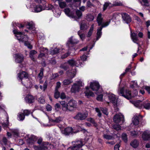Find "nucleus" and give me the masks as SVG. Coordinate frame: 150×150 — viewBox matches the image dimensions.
<instances>
[{
	"instance_id": "obj_4",
	"label": "nucleus",
	"mask_w": 150,
	"mask_h": 150,
	"mask_svg": "<svg viewBox=\"0 0 150 150\" xmlns=\"http://www.w3.org/2000/svg\"><path fill=\"white\" fill-rule=\"evenodd\" d=\"M73 142L75 143L74 144L73 146L69 147L67 150H79L83 145L82 141L81 140H76L72 142V143Z\"/></svg>"
},
{
	"instance_id": "obj_33",
	"label": "nucleus",
	"mask_w": 150,
	"mask_h": 150,
	"mask_svg": "<svg viewBox=\"0 0 150 150\" xmlns=\"http://www.w3.org/2000/svg\"><path fill=\"white\" fill-rule=\"evenodd\" d=\"M67 63L70 66L72 67L76 66V61L73 59L68 60L67 61Z\"/></svg>"
},
{
	"instance_id": "obj_35",
	"label": "nucleus",
	"mask_w": 150,
	"mask_h": 150,
	"mask_svg": "<svg viewBox=\"0 0 150 150\" xmlns=\"http://www.w3.org/2000/svg\"><path fill=\"white\" fill-rule=\"evenodd\" d=\"M93 25H92L88 31L86 37L88 38H90L91 36L93 30Z\"/></svg>"
},
{
	"instance_id": "obj_64",
	"label": "nucleus",
	"mask_w": 150,
	"mask_h": 150,
	"mask_svg": "<svg viewBox=\"0 0 150 150\" xmlns=\"http://www.w3.org/2000/svg\"><path fill=\"white\" fill-rule=\"evenodd\" d=\"M131 134L132 136L135 137L138 135V132L135 131H133L131 132Z\"/></svg>"
},
{
	"instance_id": "obj_50",
	"label": "nucleus",
	"mask_w": 150,
	"mask_h": 150,
	"mask_svg": "<svg viewBox=\"0 0 150 150\" xmlns=\"http://www.w3.org/2000/svg\"><path fill=\"white\" fill-rule=\"evenodd\" d=\"M55 108L57 111H58L61 109L60 104L59 103H56L55 105Z\"/></svg>"
},
{
	"instance_id": "obj_1",
	"label": "nucleus",
	"mask_w": 150,
	"mask_h": 150,
	"mask_svg": "<svg viewBox=\"0 0 150 150\" xmlns=\"http://www.w3.org/2000/svg\"><path fill=\"white\" fill-rule=\"evenodd\" d=\"M14 30L13 32L15 35V37L16 39L18 40L19 42H24V45L29 49L31 50L33 48V46L28 41V36L24 34L23 32L21 31H18L17 29H16L15 27L14 28Z\"/></svg>"
},
{
	"instance_id": "obj_54",
	"label": "nucleus",
	"mask_w": 150,
	"mask_h": 150,
	"mask_svg": "<svg viewBox=\"0 0 150 150\" xmlns=\"http://www.w3.org/2000/svg\"><path fill=\"white\" fill-rule=\"evenodd\" d=\"M110 3L106 2H105L104 4L103 5V11H105L107 9V8L109 6Z\"/></svg>"
},
{
	"instance_id": "obj_43",
	"label": "nucleus",
	"mask_w": 150,
	"mask_h": 150,
	"mask_svg": "<svg viewBox=\"0 0 150 150\" xmlns=\"http://www.w3.org/2000/svg\"><path fill=\"white\" fill-rule=\"evenodd\" d=\"M60 49L57 48H55L52 50V51L51 52L53 54H57L59 53Z\"/></svg>"
},
{
	"instance_id": "obj_46",
	"label": "nucleus",
	"mask_w": 150,
	"mask_h": 150,
	"mask_svg": "<svg viewBox=\"0 0 150 150\" xmlns=\"http://www.w3.org/2000/svg\"><path fill=\"white\" fill-rule=\"evenodd\" d=\"M2 141L5 145L10 144V142L5 137H3Z\"/></svg>"
},
{
	"instance_id": "obj_24",
	"label": "nucleus",
	"mask_w": 150,
	"mask_h": 150,
	"mask_svg": "<svg viewBox=\"0 0 150 150\" xmlns=\"http://www.w3.org/2000/svg\"><path fill=\"white\" fill-rule=\"evenodd\" d=\"M60 104L62 106V108L63 110L65 111L67 110H68L67 103L65 101H62L60 102Z\"/></svg>"
},
{
	"instance_id": "obj_60",
	"label": "nucleus",
	"mask_w": 150,
	"mask_h": 150,
	"mask_svg": "<svg viewBox=\"0 0 150 150\" xmlns=\"http://www.w3.org/2000/svg\"><path fill=\"white\" fill-rule=\"evenodd\" d=\"M46 109L47 111H51L52 110V106L48 104L46 106Z\"/></svg>"
},
{
	"instance_id": "obj_29",
	"label": "nucleus",
	"mask_w": 150,
	"mask_h": 150,
	"mask_svg": "<svg viewBox=\"0 0 150 150\" xmlns=\"http://www.w3.org/2000/svg\"><path fill=\"white\" fill-rule=\"evenodd\" d=\"M55 125L54 122H41V125L43 127H49Z\"/></svg>"
},
{
	"instance_id": "obj_11",
	"label": "nucleus",
	"mask_w": 150,
	"mask_h": 150,
	"mask_svg": "<svg viewBox=\"0 0 150 150\" xmlns=\"http://www.w3.org/2000/svg\"><path fill=\"white\" fill-rule=\"evenodd\" d=\"M113 120L114 122H124L125 121L124 116L121 113L116 114L114 116Z\"/></svg>"
},
{
	"instance_id": "obj_21",
	"label": "nucleus",
	"mask_w": 150,
	"mask_h": 150,
	"mask_svg": "<svg viewBox=\"0 0 150 150\" xmlns=\"http://www.w3.org/2000/svg\"><path fill=\"white\" fill-rule=\"evenodd\" d=\"M36 139V137L33 135H31L27 140V142L29 144L34 143Z\"/></svg>"
},
{
	"instance_id": "obj_42",
	"label": "nucleus",
	"mask_w": 150,
	"mask_h": 150,
	"mask_svg": "<svg viewBox=\"0 0 150 150\" xmlns=\"http://www.w3.org/2000/svg\"><path fill=\"white\" fill-rule=\"evenodd\" d=\"M59 6L61 8H64L67 6V4L64 1H62L58 2Z\"/></svg>"
},
{
	"instance_id": "obj_39",
	"label": "nucleus",
	"mask_w": 150,
	"mask_h": 150,
	"mask_svg": "<svg viewBox=\"0 0 150 150\" xmlns=\"http://www.w3.org/2000/svg\"><path fill=\"white\" fill-rule=\"evenodd\" d=\"M103 137L104 138L108 140L112 139L113 138L112 136L107 134H104Z\"/></svg>"
},
{
	"instance_id": "obj_62",
	"label": "nucleus",
	"mask_w": 150,
	"mask_h": 150,
	"mask_svg": "<svg viewBox=\"0 0 150 150\" xmlns=\"http://www.w3.org/2000/svg\"><path fill=\"white\" fill-rule=\"evenodd\" d=\"M70 54V53L68 52L62 55L61 57L62 59H64L69 56Z\"/></svg>"
},
{
	"instance_id": "obj_23",
	"label": "nucleus",
	"mask_w": 150,
	"mask_h": 150,
	"mask_svg": "<svg viewBox=\"0 0 150 150\" xmlns=\"http://www.w3.org/2000/svg\"><path fill=\"white\" fill-rule=\"evenodd\" d=\"M144 108L146 110H150V103L148 101H144L142 103V108Z\"/></svg>"
},
{
	"instance_id": "obj_10",
	"label": "nucleus",
	"mask_w": 150,
	"mask_h": 150,
	"mask_svg": "<svg viewBox=\"0 0 150 150\" xmlns=\"http://www.w3.org/2000/svg\"><path fill=\"white\" fill-rule=\"evenodd\" d=\"M15 61L16 63L21 64L23 61L24 57L23 55L21 53H16L14 54Z\"/></svg>"
},
{
	"instance_id": "obj_63",
	"label": "nucleus",
	"mask_w": 150,
	"mask_h": 150,
	"mask_svg": "<svg viewBox=\"0 0 150 150\" xmlns=\"http://www.w3.org/2000/svg\"><path fill=\"white\" fill-rule=\"evenodd\" d=\"M86 4L88 7L91 8V6H94V5L89 1L87 2Z\"/></svg>"
},
{
	"instance_id": "obj_14",
	"label": "nucleus",
	"mask_w": 150,
	"mask_h": 150,
	"mask_svg": "<svg viewBox=\"0 0 150 150\" xmlns=\"http://www.w3.org/2000/svg\"><path fill=\"white\" fill-rule=\"evenodd\" d=\"M142 138L144 141L149 140L150 139V131H145L142 135Z\"/></svg>"
},
{
	"instance_id": "obj_26",
	"label": "nucleus",
	"mask_w": 150,
	"mask_h": 150,
	"mask_svg": "<svg viewBox=\"0 0 150 150\" xmlns=\"http://www.w3.org/2000/svg\"><path fill=\"white\" fill-rule=\"evenodd\" d=\"M102 28H101L100 27L98 28L97 30V36L96 40H99V38H100L101 36L102 35Z\"/></svg>"
},
{
	"instance_id": "obj_9",
	"label": "nucleus",
	"mask_w": 150,
	"mask_h": 150,
	"mask_svg": "<svg viewBox=\"0 0 150 150\" xmlns=\"http://www.w3.org/2000/svg\"><path fill=\"white\" fill-rule=\"evenodd\" d=\"M62 134L65 135L69 136L74 133V130L72 127H68L65 128L64 130L62 131Z\"/></svg>"
},
{
	"instance_id": "obj_47",
	"label": "nucleus",
	"mask_w": 150,
	"mask_h": 150,
	"mask_svg": "<svg viewBox=\"0 0 150 150\" xmlns=\"http://www.w3.org/2000/svg\"><path fill=\"white\" fill-rule=\"evenodd\" d=\"M103 98V95L102 94H100L98 95L96 98V99L98 101H102Z\"/></svg>"
},
{
	"instance_id": "obj_2",
	"label": "nucleus",
	"mask_w": 150,
	"mask_h": 150,
	"mask_svg": "<svg viewBox=\"0 0 150 150\" xmlns=\"http://www.w3.org/2000/svg\"><path fill=\"white\" fill-rule=\"evenodd\" d=\"M42 139L39 138L38 140L37 143L40 144L39 146L34 145L33 148L35 150H48L50 149L49 146H52L48 142H43L42 143Z\"/></svg>"
},
{
	"instance_id": "obj_58",
	"label": "nucleus",
	"mask_w": 150,
	"mask_h": 150,
	"mask_svg": "<svg viewBox=\"0 0 150 150\" xmlns=\"http://www.w3.org/2000/svg\"><path fill=\"white\" fill-rule=\"evenodd\" d=\"M79 35L82 40L83 41L85 40L86 36L84 33H83Z\"/></svg>"
},
{
	"instance_id": "obj_12",
	"label": "nucleus",
	"mask_w": 150,
	"mask_h": 150,
	"mask_svg": "<svg viewBox=\"0 0 150 150\" xmlns=\"http://www.w3.org/2000/svg\"><path fill=\"white\" fill-rule=\"evenodd\" d=\"M76 104L77 102L75 100L73 99L70 100L67 103L68 110L69 111L73 110L74 108L76 107Z\"/></svg>"
},
{
	"instance_id": "obj_55",
	"label": "nucleus",
	"mask_w": 150,
	"mask_h": 150,
	"mask_svg": "<svg viewBox=\"0 0 150 150\" xmlns=\"http://www.w3.org/2000/svg\"><path fill=\"white\" fill-rule=\"evenodd\" d=\"M62 117L59 116L57 117L56 119L54 120H53L52 122H60L62 121Z\"/></svg>"
},
{
	"instance_id": "obj_52",
	"label": "nucleus",
	"mask_w": 150,
	"mask_h": 150,
	"mask_svg": "<svg viewBox=\"0 0 150 150\" xmlns=\"http://www.w3.org/2000/svg\"><path fill=\"white\" fill-rule=\"evenodd\" d=\"M11 130L12 134L16 136L18 135V131L17 129H12Z\"/></svg>"
},
{
	"instance_id": "obj_8",
	"label": "nucleus",
	"mask_w": 150,
	"mask_h": 150,
	"mask_svg": "<svg viewBox=\"0 0 150 150\" xmlns=\"http://www.w3.org/2000/svg\"><path fill=\"white\" fill-rule=\"evenodd\" d=\"M18 77L23 85L24 86L25 84L23 81V80L24 79H26L28 78V73L25 71L20 72L18 74Z\"/></svg>"
},
{
	"instance_id": "obj_49",
	"label": "nucleus",
	"mask_w": 150,
	"mask_h": 150,
	"mask_svg": "<svg viewBox=\"0 0 150 150\" xmlns=\"http://www.w3.org/2000/svg\"><path fill=\"white\" fill-rule=\"evenodd\" d=\"M113 128L116 130H118L121 129V127L120 125L118 124H116L112 126Z\"/></svg>"
},
{
	"instance_id": "obj_5",
	"label": "nucleus",
	"mask_w": 150,
	"mask_h": 150,
	"mask_svg": "<svg viewBox=\"0 0 150 150\" xmlns=\"http://www.w3.org/2000/svg\"><path fill=\"white\" fill-rule=\"evenodd\" d=\"M120 95L128 100L131 99L132 97L131 91L127 89L125 92L124 89L123 88L120 89Z\"/></svg>"
},
{
	"instance_id": "obj_16",
	"label": "nucleus",
	"mask_w": 150,
	"mask_h": 150,
	"mask_svg": "<svg viewBox=\"0 0 150 150\" xmlns=\"http://www.w3.org/2000/svg\"><path fill=\"white\" fill-rule=\"evenodd\" d=\"M25 99L27 103L28 104H31L34 102L35 98L33 96L28 94L25 97Z\"/></svg>"
},
{
	"instance_id": "obj_57",
	"label": "nucleus",
	"mask_w": 150,
	"mask_h": 150,
	"mask_svg": "<svg viewBox=\"0 0 150 150\" xmlns=\"http://www.w3.org/2000/svg\"><path fill=\"white\" fill-rule=\"evenodd\" d=\"M87 18L88 20L90 21H92L94 19V16L91 15H90L87 16Z\"/></svg>"
},
{
	"instance_id": "obj_40",
	"label": "nucleus",
	"mask_w": 150,
	"mask_h": 150,
	"mask_svg": "<svg viewBox=\"0 0 150 150\" xmlns=\"http://www.w3.org/2000/svg\"><path fill=\"white\" fill-rule=\"evenodd\" d=\"M60 67L61 68L64 69L65 71L67 70L69 68V66L66 63L61 64Z\"/></svg>"
},
{
	"instance_id": "obj_53",
	"label": "nucleus",
	"mask_w": 150,
	"mask_h": 150,
	"mask_svg": "<svg viewBox=\"0 0 150 150\" xmlns=\"http://www.w3.org/2000/svg\"><path fill=\"white\" fill-rule=\"evenodd\" d=\"M30 111L29 110H24L23 111V113L24 114L25 116H28L29 115L30 113Z\"/></svg>"
},
{
	"instance_id": "obj_37",
	"label": "nucleus",
	"mask_w": 150,
	"mask_h": 150,
	"mask_svg": "<svg viewBox=\"0 0 150 150\" xmlns=\"http://www.w3.org/2000/svg\"><path fill=\"white\" fill-rule=\"evenodd\" d=\"M130 145L134 148L137 147L139 145V143L138 141L136 140H134L130 143Z\"/></svg>"
},
{
	"instance_id": "obj_18",
	"label": "nucleus",
	"mask_w": 150,
	"mask_h": 150,
	"mask_svg": "<svg viewBox=\"0 0 150 150\" xmlns=\"http://www.w3.org/2000/svg\"><path fill=\"white\" fill-rule=\"evenodd\" d=\"M143 116L140 115H134L132 119V122H140L143 118Z\"/></svg>"
},
{
	"instance_id": "obj_15",
	"label": "nucleus",
	"mask_w": 150,
	"mask_h": 150,
	"mask_svg": "<svg viewBox=\"0 0 150 150\" xmlns=\"http://www.w3.org/2000/svg\"><path fill=\"white\" fill-rule=\"evenodd\" d=\"M87 115L84 113L79 112L75 117V118L78 120H82L85 119Z\"/></svg>"
},
{
	"instance_id": "obj_30",
	"label": "nucleus",
	"mask_w": 150,
	"mask_h": 150,
	"mask_svg": "<svg viewBox=\"0 0 150 150\" xmlns=\"http://www.w3.org/2000/svg\"><path fill=\"white\" fill-rule=\"evenodd\" d=\"M35 12L36 13L40 12L42 11V6L40 5H36L34 7Z\"/></svg>"
},
{
	"instance_id": "obj_41",
	"label": "nucleus",
	"mask_w": 150,
	"mask_h": 150,
	"mask_svg": "<svg viewBox=\"0 0 150 150\" xmlns=\"http://www.w3.org/2000/svg\"><path fill=\"white\" fill-rule=\"evenodd\" d=\"M72 82V80L71 79H65L63 81V83L64 85H67L70 84Z\"/></svg>"
},
{
	"instance_id": "obj_3",
	"label": "nucleus",
	"mask_w": 150,
	"mask_h": 150,
	"mask_svg": "<svg viewBox=\"0 0 150 150\" xmlns=\"http://www.w3.org/2000/svg\"><path fill=\"white\" fill-rule=\"evenodd\" d=\"M102 14L99 13L97 16L96 21L98 25L99 26H100V27L102 29L103 28L108 26L111 20L109 19V21L105 23H103V18L102 17Z\"/></svg>"
},
{
	"instance_id": "obj_48",
	"label": "nucleus",
	"mask_w": 150,
	"mask_h": 150,
	"mask_svg": "<svg viewBox=\"0 0 150 150\" xmlns=\"http://www.w3.org/2000/svg\"><path fill=\"white\" fill-rule=\"evenodd\" d=\"M122 137L123 140L126 143L127 142V134L125 133H123L122 135Z\"/></svg>"
},
{
	"instance_id": "obj_6",
	"label": "nucleus",
	"mask_w": 150,
	"mask_h": 150,
	"mask_svg": "<svg viewBox=\"0 0 150 150\" xmlns=\"http://www.w3.org/2000/svg\"><path fill=\"white\" fill-rule=\"evenodd\" d=\"M78 42V41H76L73 40L71 37L68 41L66 44V46L68 47L69 50H72L73 49L74 50L75 48L74 45L77 44Z\"/></svg>"
},
{
	"instance_id": "obj_51",
	"label": "nucleus",
	"mask_w": 150,
	"mask_h": 150,
	"mask_svg": "<svg viewBox=\"0 0 150 150\" xmlns=\"http://www.w3.org/2000/svg\"><path fill=\"white\" fill-rule=\"evenodd\" d=\"M15 24L16 26L18 27L20 29H22H22H23L25 27V25L22 24H20L18 23H16Z\"/></svg>"
},
{
	"instance_id": "obj_32",
	"label": "nucleus",
	"mask_w": 150,
	"mask_h": 150,
	"mask_svg": "<svg viewBox=\"0 0 150 150\" xmlns=\"http://www.w3.org/2000/svg\"><path fill=\"white\" fill-rule=\"evenodd\" d=\"M25 118V116L22 112H20L18 113V120L20 121L23 120Z\"/></svg>"
},
{
	"instance_id": "obj_27",
	"label": "nucleus",
	"mask_w": 150,
	"mask_h": 150,
	"mask_svg": "<svg viewBox=\"0 0 150 150\" xmlns=\"http://www.w3.org/2000/svg\"><path fill=\"white\" fill-rule=\"evenodd\" d=\"M131 36L133 42L138 44L137 42L138 41V40L137 37V34L135 33H133L131 34Z\"/></svg>"
},
{
	"instance_id": "obj_19",
	"label": "nucleus",
	"mask_w": 150,
	"mask_h": 150,
	"mask_svg": "<svg viewBox=\"0 0 150 150\" xmlns=\"http://www.w3.org/2000/svg\"><path fill=\"white\" fill-rule=\"evenodd\" d=\"M64 12L65 14L69 17L73 18H75L76 17L74 13L72 12H71L69 8H65L64 10Z\"/></svg>"
},
{
	"instance_id": "obj_56",
	"label": "nucleus",
	"mask_w": 150,
	"mask_h": 150,
	"mask_svg": "<svg viewBox=\"0 0 150 150\" xmlns=\"http://www.w3.org/2000/svg\"><path fill=\"white\" fill-rule=\"evenodd\" d=\"M47 81H45L44 84L43 86V91H45L46 89H47Z\"/></svg>"
},
{
	"instance_id": "obj_36",
	"label": "nucleus",
	"mask_w": 150,
	"mask_h": 150,
	"mask_svg": "<svg viewBox=\"0 0 150 150\" xmlns=\"http://www.w3.org/2000/svg\"><path fill=\"white\" fill-rule=\"evenodd\" d=\"M87 28V24L85 23H81L80 24V29L81 30H85Z\"/></svg>"
},
{
	"instance_id": "obj_61",
	"label": "nucleus",
	"mask_w": 150,
	"mask_h": 150,
	"mask_svg": "<svg viewBox=\"0 0 150 150\" xmlns=\"http://www.w3.org/2000/svg\"><path fill=\"white\" fill-rule=\"evenodd\" d=\"M39 102L42 104H44L45 103V99L42 97H40L39 98Z\"/></svg>"
},
{
	"instance_id": "obj_31",
	"label": "nucleus",
	"mask_w": 150,
	"mask_h": 150,
	"mask_svg": "<svg viewBox=\"0 0 150 150\" xmlns=\"http://www.w3.org/2000/svg\"><path fill=\"white\" fill-rule=\"evenodd\" d=\"M142 101L140 100H137L134 102V105L136 107L139 109H142V103H140Z\"/></svg>"
},
{
	"instance_id": "obj_38",
	"label": "nucleus",
	"mask_w": 150,
	"mask_h": 150,
	"mask_svg": "<svg viewBox=\"0 0 150 150\" xmlns=\"http://www.w3.org/2000/svg\"><path fill=\"white\" fill-rule=\"evenodd\" d=\"M26 27L28 29H33V24L32 23L27 22L26 23Z\"/></svg>"
},
{
	"instance_id": "obj_17",
	"label": "nucleus",
	"mask_w": 150,
	"mask_h": 150,
	"mask_svg": "<svg viewBox=\"0 0 150 150\" xmlns=\"http://www.w3.org/2000/svg\"><path fill=\"white\" fill-rule=\"evenodd\" d=\"M108 98L110 100V102L112 103L114 106H116L117 105V100L114 95L108 96Z\"/></svg>"
},
{
	"instance_id": "obj_25",
	"label": "nucleus",
	"mask_w": 150,
	"mask_h": 150,
	"mask_svg": "<svg viewBox=\"0 0 150 150\" xmlns=\"http://www.w3.org/2000/svg\"><path fill=\"white\" fill-rule=\"evenodd\" d=\"M37 52L35 50H31L29 53V57L31 60L33 61H35V59L34 57V55L36 54Z\"/></svg>"
},
{
	"instance_id": "obj_20",
	"label": "nucleus",
	"mask_w": 150,
	"mask_h": 150,
	"mask_svg": "<svg viewBox=\"0 0 150 150\" xmlns=\"http://www.w3.org/2000/svg\"><path fill=\"white\" fill-rule=\"evenodd\" d=\"M74 130V133L78 132L80 131H82L85 132L86 130L85 129V127L83 125V126H80L79 125H76L73 129Z\"/></svg>"
},
{
	"instance_id": "obj_44",
	"label": "nucleus",
	"mask_w": 150,
	"mask_h": 150,
	"mask_svg": "<svg viewBox=\"0 0 150 150\" xmlns=\"http://www.w3.org/2000/svg\"><path fill=\"white\" fill-rule=\"evenodd\" d=\"M60 93L58 90H55V92L54 93V97L56 99H58L60 97Z\"/></svg>"
},
{
	"instance_id": "obj_22",
	"label": "nucleus",
	"mask_w": 150,
	"mask_h": 150,
	"mask_svg": "<svg viewBox=\"0 0 150 150\" xmlns=\"http://www.w3.org/2000/svg\"><path fill=\"white\" fill-rule=\"evenodd\" d=\"M80 89V88L76 85V83H74L72 86L71 91L72 93H76L77 92H79Z\"/></svg>"
},
{
	"instance_id": "obj_34",
	"label": "nucleus",
	"mask_w": 150,
	"mask_h": 150,
	"mask_svg": "<svg viewBox=\"0 0 150 150\" xmlns=\"http://www.w3.org/2000/svg\"><path fill=\"white\" fill-rule=\"evenodd\" d=\"M44 71V69L43 67L40 68V72L38 75V77L39 78L40 80H41L43 77V72Z\"/></svg>"
},
{
	"instance_id": "obj_59",
	"label": "nucleus",
	"mask_w": 150,
	"mask_h": 150,
	"mask_svg": "<svg viewBox=\"0 0 150 150\" xmlns=\"http://www.w3.org/2000/svg\"><path fill=\"white\" fill-rule=\"evenodd\" d=\"M102 111L103 113L107 115L108 114L107 109L105 108H103L102 109Z\"/></svg>"
},
{
	"instance_id": "obj_28",
	"label": "nucleus",
	"mask_w": 150,
	"mask_h": 150,
	"mask_svg": "<svg viewBox=\"0 0 150 150\" xmlns=\"http://www.w3.org/2000/svg\"><path fill=\"white\" fill-rule=\"evenodd\" d=\"M84 93L85 94V96H86L88 98H90V96L94 97L95 96L94 93L90 91H85Z\"/></svg>"
},
{
	"instance_id": "obj_7",
	"label": "nucleus",
	"mask_w": 150,
	"mask_h": 150,
	"mask_svg": "<svg viewBox=\"0 0 150 150\" xmlns=\"http://www.w3.org/2000/svg\"><path fill=\"white\" fill-rule=\"evenodd\" d=\"M100 85L99 82L96 81H94L91 82L90 83V88L93 91L97 92L99 89Z\"/></svg>"
},
{
	"instance_id": "obj_45",
	"label": "nucleus",
	"mask_w": 150,
	"mask_h": 150,
	"mask_svg": "<svg viewBox=\"0 0 150 150\" xmlns=\"http://www.w3.org/2000/svg\"><path fill=\"white\" fill-rule=\"evenodd\" d=\"M76 14L78 18H80L82 16V13L79 10H76Z\"/></svg>"
},
{
	"instance_id": "obj_13",
	"label": "nucleus",
	"mask_w": 150,
	"mask_h": 150,
	"mask_svg": "<svg viewBox=\"0 0 150 150\" xmlns=\"http://www.w3.org/2000/svg\"><path fill=\"white\" fill-rule=\"evenodd\" d=\"M123 20L127 24L130 23L132 21V18L130 16L126 13L122 14Z\"/></svg>"
}]
</instances>
